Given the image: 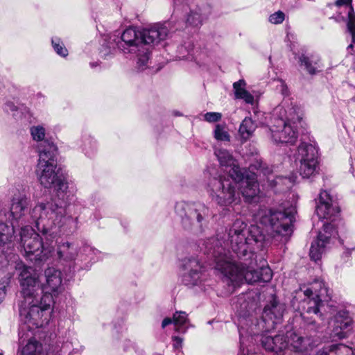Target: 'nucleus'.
Here are the masks:
<instances>
[{
    "label": "nucleus",
    "mask_w": 355,
    "mask_h": 355,
    "mask_svg": "<svg viewBox=\"0 0 355 355\" xmlns=\"http://www.w3.org/2000/svg\"><path fill=\"white\" fill-rule=\"evenodd\" d=\"M315 211L320 218H330L339 212V209L333 205L329 193L323 191L320 193Z\"/></svg>",
    "instance_id": "16"
},
{
    "label": "nucleus",
    "mask_w": 355,
    "mask_h": 355,
    "mask_svg": "<svg viewBox=\"0 0 355 355\" xmlns=\"http://www.w3.org/2000/svg\"><path fill=\"white\" fill-rule=\"evenodd\" d=\"M347 28V31L352 36V44L349 46V48H352L353 46V43H355V13L352 6L349 8Z\"/></svg>",
    "instance_id": "33"
},
{
    "label": "nucleus",
    "mask_w": 355,
    "mask_h": 355,
    "mask_svg": "<svg viewBox=\"0 0 355 355\" xmlns=\"http://www.w3.org/2000/svg\"><path fill=\"white\" fill-rule=\"evenodd\" d=\"M294 119H288L286 121L283 119L277 121V125L270 129L271 137L275 143H286L293 144L297 139V132L295 130Z\"/></svg>",
    "instance_id": "11"
},
{
    "label": "nucleus",
    "mask_w": 355,
    "mask_h": 355,
    "mask_svg": "<svg viewBox=\"0 0 355 355\" xmlns=\"http://www.w3.org/2000/svg\"><path fill=\"white\" fill-rule=\"evenodd\" d=\"M187 22L193 26H198L202 23L201 16L197 12H191L187 17Z\"/></svg>",
    "instance_id": "38"
},
{
    "label": "nucleus",
    "mask_w": 355,
    "mask_h": 355,
    "mask_svg": "<svg viewBox=\"0 0 355 355\" xmlns=\"http://www.w3.org/2000/svg\"><path fill=\"white\" fill-rule=\"evenodd\" d=\"M14 107H15L14 105H12V107H10V109H11L12 110H15Z\"/></svg>",
    "instance_id": "50"
},
{
    "label": "nucleus",
    "mask_w": 355,
    "mask_h": 355,
    "mask_svg": "<svg viewBox=\"0 0 355 355\" xmlns=\"http://www.w3.org/2000/svg\"><path fill=\"white\" fill-rule=\"evenodd\" d=\"M29 205V200L24 195L15 196L12 200L10 213L13 219L19 220Z\"/></svg>",
    "instance_id": "25"
},
{
    "label": "nucleus",
    "mask_w": 355,
    "mask_h": 355,
    "mask_svg": "<svg viewBox=\"0 0 355 355\" xmlns=\"http://www.w3.org/2000/svg\"><path fill=\"white\" fill-rule=\"evenodd\" d=\"M285 311V304L280 303L275 296L267 304L263 309L262 318L268 324V329H274L281 322Z\"/></svg>",
    "instance_id": "14"
},
{
    "label": "nucleus",
    "mask_w": 355,
    "mask_h": 355,
    "mask_svg": "<svg viewBox=\"0 0 355 355\" xmlns=\"http://www.w3.org/2000/svg\"><path fill=\"white\" fill-rule=\"evenodd\" d=\"M10 275H8L0 281V303L4 299L6 292V288L10 284Z\"/></svg>",
    "instance_id": "39"
},
{
    "label": "nucleus",
    "mask_w": 355,
    "mask_h": 355,
    "mask_svg": "<svg viewBox=\"0 0 355 355\" xmlns=\"http://www.w3.org/2000/svg\"><path fill=\"white\" fill-rule=\"evenodd\" d=\"M328 290L324 286V283L322 281L314 282L310 288L304 291V295L306 297L304 302L306 306L304 307L305 312L304 313L309 315L313 313L317 315L320 313V309L322 306V297L327 295Z\"/></svg>",
    "instance_id": "10"
},
{
    "label": "nucleus",
    "mask_w": 355,
    "mask_h": 355,
    "mask_svg": "<svg viewBox=\"0 0 355 355\" xmlns=\"http://www.w3.org/2000/svg\"><path fill=\"white\" fill-rule=\"evenodd\" d=\"M175 211L187 230L201 232L207 226L209 209L202 203L180 202L175 205Z\"/></svg>",
    "instance_id": "6"
},
{
    "label": "nucleus",
    "mask_w": 355,
    "mask_h": 355,
    "mask_svg": "<svg viewBox=\"0 0 355 355\" xmlns=\"http://www.w3.org/2000/svg\"><path fill=\"white\" fill-rule=\"evenodd\" d=\"M272 177L269 176L268 178V182H269V185L272 187H275L279 181L282 180L281 177H277L276 178H271Z\"/></svg>",
    "instance_id": "45"
},
{
    "label": "nucleus",
    "mask_w": 355,
    "mask_h": 355,
    "mask_svg": "<svg viewBox=\"0 0 355 355\" xmlns=\"http://www.w3.org/2000/svg\"><path fill=\"white\" fill-rule=\"evenodd\" d=\"M214 154L223 166L230 167L228 173L230 177L236 180H241L243 178V173L239 166L236 160L227 150L223 148L216 149Z\"/></svg>",
    "instance_id": "15"
},
{
    "label": "nucleus",
    "mask_w": 355,
    "mask_h": 355,
    "mask_svg": "<svg viewBox=\"0 0 355 355\" xmlns=\"http://www.w3.org/2000/svg\"><path fill=\"white\" fill-rule=\"evenodd\" d=\"M21 355H44L43 346L35 338H31L24 347Z\"/></svg>",
    "instance_id": "31"
},
{
    "label": "nucleus",
    "mask_w": 355,
    "mask_h": 355,
    "mask_svg": "<svg viewBox=\"0 0 355 355\" xmlns=\"http://www.w3.org/2000/svg\"><path fill=\"white\" fill-rule=\"evenodd\" d=\"M214 138L218 141H229L230 135L225 129V126L217 124L214 132Z\"/></svg>",
    "instance_id": "34"
},
{
    "label": "nucleus",
    "mask_w": 355,
    "mask_h": 355,
    "mask_svg": "<svg viewBox=\"0 0 355 355\" xmlns=\"http://www.w3.org/2000/svg\"><path fill=\"white\" fill-rule=\"evenodd\" d=\"M0 355H3V354L2 352H0Z\"/></svg>",
    "instance_id": "51"
},
{
    "label": "nucleus",
    "mask_w": 355,
    "mask_h": 355,
    "mask_svg": "<svg viewBox=\"0 0 355 355\" xmlns=\"http://www.w3.org/2000/svg\"><path fill=\"white\" fill-rule=\"evenodd\" d=\"M336 232L334 225L326 223L323 225V232H320L317 239L314 241L310 248V257L314 261L320 259L325 250V246L329 242L331 236Z\"/></svg>",
    "instance_id": "13"
},
{
    "label": "nucleus",
    "mask_w": 355,
    "mask_h": 355,
    "mask_svg": "<svg viewBox=\"0 0 355 355\" xmlns=\"http://www.w3.org/2000/svg\"><path fill=\"white\" fill-rule=\"evenodd\" d=\"M78 254V248L68 241L60 243L57 248V255L60 260L65 262L74 261Z\"/></svg>",
    "instance_id": "21"
},
{
    "label": "nucleus",
    "mask_w": 355,
    "mask_h": 355,
    "mask_svg": "<svg viewBox=\"0 0 355 355\" xmlns=\"http://www.w3.org/2000/svg\"><path fill=\"white\" fill-rule=\"evenodd\" d=\"M64 214V209L51 200L36 205L31 211V218L37 230L49 241L56 234L53 229L56 225H60Z\"/></svg>",
    "instance_id": "5"
},
{
    "label": "nucleus",
    "mask_w": 355,
    "mask_h": 355,
    "mask_svg": "<svg viewBox=\"0 0 355 355\" xmlns=\"http://www.w3.org/2000/svg\"><path fill=\"white\" fill-rule=\"evenodd\" d=\"M300 66L304 67L307 73L311 76L316 75L322 71V62L320 57L315 53H302L299 56Z\"/></svg>",
    "instance_id": "18"
},
{
    "label": "nucleus",
    "mask_w": 355,
    "mask_h": 355,
    "mask_svg": "<svg viewBox=\"0 0 355 355\" xmlns=\"http://www.w3.org/2000/svg\"><path fill=\"white\" fill-rule=\"evenodd\" d=\"M239 355H257V354L254 352H250V351L248 349L246 350V353H245V349L243 346V344L241 343L240 352L239 353Z\"/></svg>",
    "instance_id": "47"
},
{
    "label": "nucleus",
    "mask_w": 355,
    "mask_h": 355,
    "mask_svg": "<svg viewBox=\"0 0 355 355\" xmlns=\"http://www.w3.org/2000/svg\"><path fill=\"white\" fill-rule=\"evenodd\" d=\"M31 133L34 140L42 142L45 136V130L42 126H34L31 129Z\"/></svg>",
    "instance_id": "36"
},
{
    "label": "nucleus",
    "mask_w": 355,
    "mask_h": 355,
    "mask_svg": "<svg viewBox=\"0 0 355 355\" xmlns=\"http://www.w3.org/2000/svg\"><path fill=\"white\" fill-rule=\"evenodd\" d=\"M39 159L38 163H51L55 162V157L57 147L53 142L44 140L38 146Z\"/></svg>",
    "instance_id": "20"
},
{
    "label": "nucleus",
    "mask_w": 355,
    "mask_h": 355,
    "mask_svg": "<svg viewBox=\"0 0 355 355\" xmlns=\"http://www.w3.org/2000/svg\"><path fill=\"white\" fill-rule=\"evenodd\" d=\"M352 354V348L343 344L326 346L316 352L315 355H342Z\"/></svg>",
    "instance_id": "29"
},
{
    "label": "nucleus",
    "mask_w": 355,
    "mask_h": 355,
    "mask_svg": "<svg viewBox=\"0 0 355 355\" xmlns=\"http://www.w3.org/2000/svg\"><path fill=\"white\" fill-rule=\"evenodd\" d=\"M32 272L31 268L25 267L19 275L21 294L24 298L20 304V313L26 315V318L32 321L33 324L42 325L40 320L44 312L51 308L53 297L49 293L40 297V284Z\"/></svg>",
    "instance_id": "3"
},
{
    "label": "nucleus",
    "mask_w": 355,
    "mask_h": 355,
    "mask_svg": "<svg viewBox=\"0 0 355 355\" xmlns=\"http://www.w3.org/2000/svg\"><path fill=\"white\" fill-rule=\"evenodd\" d=\"M284 19L285 14L282 11L279 10L270 15L269 21L273 24H282Z\"/></svg>",
    "instance_id": "41"
},
{
    "label": "nucleus",
    "mask_w": 355,
    "mask_h": 355,
    "mask_svg": "<svg viewBox=\"0 0 355 355\" xmlns=\"http://www.w3.org/2000/svg\"><path fill=\"white\" fill-rule=\"evenodd\" d=\"M222 118V114L220 112H207L204 115V119L209 123H214L219 121Z\"/></svg>",
    "instance_id": "42"
},
{
    "label": "nucleus",
    "mask_w": 355,
    "mask_h": 355,
    "mask_svg": "<svg viewBox=\"0 0 355 355\" xmlns=\"http://www.w3.org/2000/svg\"><path fill=\"white\" fill-rule=\"evenodd\" d=\"M187 315L184 311H177L173 315V324L175 325V330L181 331V327L187 322Z\"/></svg>",
    "instance_id": "35"
},
{
    "label": "nucleus",
    "mask_w": 355,
    "mask_h": 355,
    "mask_svg": "<svg viewBox=\"0 0 355 355\" xmlns=\"http://www.w3.org/2000/svg\"><path fill=\"white\" fill-rule=\"evenodd\" d=\"M239 99H243L245 103L253 104L254 103V96L248 91L243 92V94L240 96Z\"/></svg>",
    "instance_id": "43"
},
{
    "label": "nucleus",
    "mask_w": 355,
    "mask_h": 355,
    "mask_svg": "<svg viewBox=\"0 0 355 355\" xmlns=\"http://www.w3.org/2000/svg\"><path fill=\"white\" fill-rule=\"evenodd\" d=\"M168 34V28L162 25H155L141 31L128 28L122 33L116 46L124 53H137V67L143 71L148 66L150 45L165 40Z\"/></svg>",
    "instance_id": "2"
},
{
    "label": "nucleus",
    "mask_w": 355,
    "mask_h": 355,
    "mask_svg": "<svg viewBox=\"0 0 355 355\" xmlns=\"http://www.w3.org/2000/svg\"><path fill=\"white\" fill-rule=\"evenodd\" d=\"M232 178L220 176L209 181L210 196L213 201L220 206H229L238 203L240 199L238 183Z\"/></svg>",
    "instance_id": "7"
},
{
    "label": "nucleus",
    "mask_w": 355,
    "mask_h": 355,
    "mask_svg": "<svg viewBox=\"0 0 355 355\" xmlns=\"http://www.w3.org/2000/svg\"><path fill=\"white\" fill-rule=\"evenodd\" d=\"M245 83L243 80H239L233 84V88L234 90L235 97L239 98L241 95L243 94V92H247L245 89Z\"/></svg>",
    "instance_id": "40"
},
{
    "label": "nucleus",
    "mask_w": 355,
    "mask_h": 355,
    "mask_svg": "<svg viewBox=\"0 0 355 355\" xmlns=\"http://www.w3.org/2000/svg\"><path fill=\"white\" fill-rule=\"evenodd\" d=\"M295 157V162L318 160V150L311 144L302 143L298 146Z\"/></svg>",
    "instance_id": "26"
},
{
    "label": "nucleus",
    "mask_w": 355,
    "mask_h": 355,
    "mask_svg": "<svg viewBox=\"0 0 355 355\" xmlns=\"http://www.w3.org/2000/svg\"><path fill=\"white\" fill-rule=\"evenodd\" d=\"M352 0H336L335 2V5L338 7H340L343 6H349V8L352 6Z\"/></svg>",
    "instance_id": "44"
},
{
    "label": "nucleus",
    "mask_w": 355,
    "mask_h": 355,
    "mask_svg": "<svg viewBox=\"0 0 355 355\" xmlns=\"http://www.w3.org/2000/svg\"><path fill=\"white\" fill-rule=\"evenodd\" d=\"M227 243L240 259L239 262L233 260L219 239L210 238L205 243V254L214 259L216 270L236 283L268 282L272 279L269 267L257 268V255L252 250L254 245L262 250L268 243L260 227L251 225L247 228L245 222L236 220L228 230Z\"/></svg>",
    "instance_id": "1"
},
{
    "label": "nucleus",
    "mask_w": 355,
    "mask_h": 355,
    "mask_svg": "<svg viewBox=\"0 0 355 355\" xmlns=\"http://www.w3.org/2000/svg\"><path fill=\"white\" fill-rule=\"evenodd\" d=\"M171 323H173V318L171 319L170 318H166L162 321V328H164L165 327H166L167 325H168Z\"/></svg>",
    "instance_id": "48"
},
{
    "label": "nucleus",
    "mask_w": 355,
    "mask_h": 355,
    "mask_svg": "<svg viewBox=\"0 0 355 355\" xmlns=\"http://www.w3.org/2000/svg\"><path fill=\"white\" fill-rule=\"evenodd\" d=\"M46 277V284H44L42 288H40L41 293H49L52 296L59 291L62 284L61 272L54 268H49L44 272Z\"/></svg>",
    "instance_id": "17"
},
{
    "label": "nucleus",
    "mask_w": 355,
    "mask_h": 355,
    "mask_svg": "<svg viewBox=\"0 0 355 355\" xmlns=\"http://www.w3.org/2000/svg\"><path fill=\"white\" fill-rule=\"evenodd\" d=\"M262 171H263V173L264 175H271L272 171L268 168H263Z\"/></svg>",
    "instance_id": "49"
},
{
    "label": "nucleus",
    "mask_w": 355,
    "mask_h": 355,
    "mask_svg": "<svg viewBox=\"0 0 355 355\" xmlns=\"http://www.w3.org/2000/svg\"><path fill=\"white\" fill-rule=\"evenodd\" d=\"M302 317L306 324V329L309 331L319 332L325 325L324 318L321 313L314 315L313 317L302 313Z\"/></svg>",
    "instance_id": "28"
},
{
    "label": "nucleus",
    "mask_w": 355,
    "mask_h": 355,
    "mask_svg": "<svg viewBox=\"0 0 355 355\" xmlns=\"http://www.w3.org/2000/svg\"><path fill=\"white\" fill-rule=\"evenodd\" d=\"M300 162L299 173L304 178H309L314 175L317 173L318 169V160H311L308 162L298 161Z\"/></svg>",
    "instance_id": "30"
},
{
    "label": "nucleus",
    "mask_w": 355,
    "mask_h": 355,
    "mask_svg": "<svg viewBox=\"0 0 355 355\" xmlns=\"http://www.w3.org/2000/svg\"><path fill=\"white\" fill-rule=\"evenodd\" d=\"M173 341V347L178 349L182 346V339L178 336L172 337Z\"/></svg>",
    "instance_id": "46"
},
{
    "label": "nucleus",
    "mask_w": 355,
    "mask_h": 355,
    "mask_svg": "<svg viewBox=\"0 0 355 355\" xmlns=\"http://www.w3.org/2000/svg\"><path fill=\"white\" fill-rule=\"evenodd\" d=\"M52 45L55 52L63 57H65L68 54L67 49L60 42V39L52 40Z\"/></svg>",
    "instance_id": "37"
},
{
    "label": "nucleus",
    "mask_w": 355,
    "mask_h": 355,
    "mask_svg": "<svg viewBox=\"0 0 355 355\" xmlns=\"http://www.w3.org/2000/svg\"><path fill=\"white\" fill-rule=\"evenodd\" d=\"M336 327L335 334L339 338L345 337L344 330L347 329L352 324V319L349 315V312L345 310L340 311L335 316Z\"/></svg>",
    "instance_id": "24"
},
{
    "label": "nucleus",
    "mask_w": 355,
    "mask_h": 355,
    "mask_svg": "<svg viewBox=\"0 0 355 355\" xmlns=\"http://www.w3.org/2000/svg\"><path fill=\"white\" fill-rule=\"evenodd\" d=\"M21 243L25 255L30 260L45 261L53 251V247L42 241L41 236L28 226L21 230Z\"/></svg>",
    "instance_id": "8"
},
{
    "label": "nucleus",
    "mask_w": 355,
    "mask_h": 355,
    "mask_svg": "<svg viewBox=\"0 0 355 355\" xmlns=\"http://www.w3.org/2000/svg\"><path fill=\"white\" fill-rule=\"evenodd\" d=\"M185 272L182 275V282L187 286L200 284L206 279L204 267L196 259H190L184 264Z\"/></svg>",
    "instance_id": "12"
},
{
    "label": "nucleus",
    "mask_w": 355,
    "mask_h": 355,
    "mask_svg": "<svg viewBox=\"0 0 355 355\" xmlns=\"http://www.w3.org/2000/svg\"><path fill=\"white\" fill-rule=\"evenodd\" d=\"M56 162L37 163L36 174L40 184L45 188L53 187L58 193H64L68 188L67 182L55 172Z\"/></svg>",
    "instance_id": "9"
},
{
    "label": "nucleus",
    "mask_w": 355,
    "mask_h": 355,
    "mask_svg": "<svg viewBox=\"0 0 355 355\" xmlns=\"http://www.w3.org/2000/svg\"><path fill=\"white\" fill-rule=\"evenodd\" d=\"M241 193L246 200H251L259 192V184L254 178H247L245 180H241Z\"/></svg>",
    "instance_id": "27"
},
{
    "label": "nucleus",
    "mask_w": 355,
    "mask_h": 355,
    "mask_svg": "<svg viewBox=\"0 0 355 355\" xmlns=\"http://www.w3.org/2000/svg\"><path fill=\"white\" fill-rule=\"evenodd\" d=\"M294 213V209L281 211L261 207L254 214V218L268 232L272 242L277 245L288 241L293 233Z\"/></svg>",
    "instance_id": "4"
},
{
    "label": "nucleus",
    "mask_w": 355,
    "mask_h": 355,
    "mask_svg": "<svg viewBox=\"0 0 355 355\" xmlns=\"http://www.w3.org/2000/svg\"><path fill=\"white\" fill-rule=\"evenodd\" d=\"M286 338L287 347L289 345L297 352L306 351L310 345L309 338L301 336L294 331L287 332Z\"/></svg>",
    "instance_id": "22"
},
{
    "label": "nucleus",
    "mask_w": 355,
    "mask_h": 355,
    "mask_svg": "<svg viewBox=\"0 0 355 355\" xmlns=\"http://www.w3.org/2000/svg\"><path fill=\"white\" fill-rule=\"evenodd\" d=\"M262 346L266 350L272 352L277 355H283L282 351L287 347L286 340L282 335L275 336H263L261 338Z\"/></svg>",
    "instance_id": "19"
},
{
    "label": "nucleus",
    "mask_w": 355,
    "mask_h": 355,
    "mask_svg": "<svg viewBox=\"0 0 355 355\" xmlns=\"http://www.w3.org/2000/svg\"><path fill=\"white\" fill-rule=\"evenodd\" d=\"M15 233L14 225H8L6 223H0V246L4 245L12 241Z\"/></svg>",
    "instance_id": "32"
},
{
    "label": "nucleus",
    "mask_w": 355,
    "mask_h": 355,
    "mask_svg": "<svg viewBox=\"0 0 355 355\" xmlns=\"http://www.w3.org/2000/svg\"><path fill=\"white\" fill-rule=\"evenodd\" d=\"M260 112L257 110H254V119L252 117H245L240 125L239 132L244 140L248 139L253 134L257 127L258 114Z\"/></svg>",
    "instance_id": "23"
}]
</instances>
